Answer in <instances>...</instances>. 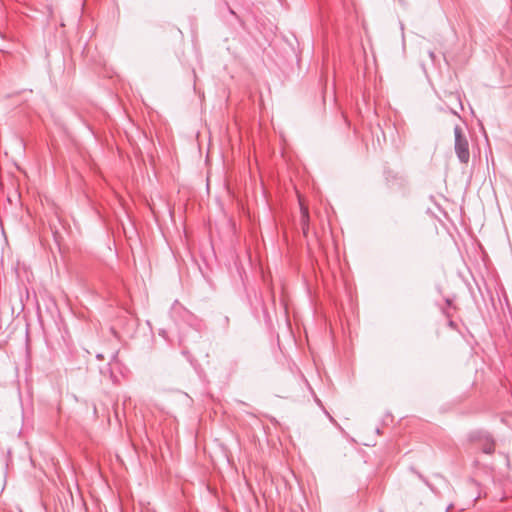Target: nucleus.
Returning a JSON list of instances; mask_svg holds the SVG:
<instances>
[{"label":"nucleus","mask_w":512,"mask_h":512,"mask_svg":"<svg viewBox=\"0 0 512 512\" xmlns=\"http://www.w3.org/2000/svg\"><path fill=\"white\" fill-rule=\"evenodd\" d=\"M454 135H455V152L457 154L458 159L462 163H467L470 158V152H469V143L465 135L463 134V131L461 127L456 126L454 128Z\"/></svg>","instance_id":"nucleus-1"},{"label":"nucleus","mask_w":512,"mask_h":512,"mask_svg":"<svg viewBox=\"0 0 512 512\" xmlns=\"http://www.w3.org/2000/svg\"><path fill=\"white\" fill-rule=\"evenodd\" d=\"M300 206H301V215H302L301 221H302L303 229L305 230V226L307 225L308 218H309L308 209L303 206L301 201H300Z\"/></svg>","instance_id":"nucleus-2"},{"label":"nucleus","mask_w":512,"mask_h":512,"mask_svg":"<svg viewBox=\"0 0 512 512\" xmlns=\"http://www.w3.org/2000/svg\"><path fill=\"white\" fill-rule=\"evenodd\" d=\"M486 453H491L493 451V445L490 444L488 447L485 448L484 450Z\"/></svg>","instance_id":"nucleus-3"}]
</instances>
